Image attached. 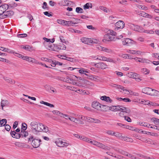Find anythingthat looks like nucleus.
<instances>
[{"label":"nucleus","mask_w":159,"mask_h":159,"mask_svg":"<svg viewBox=\"0 0 159 159\" xmlns=\"http://www.w3.org/2000/svg\"><path fill=\"white\" fill-rule=\"evenodd\" d=\"M42 124V123L34 120L31 122L30 125L33 132L34 134H37L40 132Z\"/></svg>","instance_id":"nucleus-1"},{"label":"nucleus","mask_w":159,"mask_h":159,"mask_svg":"<svg viewBox=\"0 0 159 159\" xmlns=\"http://www.w3.org/2000/svg\"><path fill=\"white\" fill-rule=\"evenodd\" d=\"M109 110L112 111H122L127 113H129L130 112L129 108L120 105L109 107Z\"/></svg>","instance_id":"nucleus-2"},{"label":"nucleus","mask_w":159,"mask_h":159,"mask_svg":"<svg viewBox=\"0 0 159 159\" xmlns=\"http://www.w3.org/2000/svg\"><path fill=\"white\" fill-rule=\"evenodd\" d=\"M79 20L77 19L73 18V20L70 21H66L60 19L57 20V22L60 24L63 25L69 26L71 25V24H75L77 23Z\"/></svg>","instance_id":"nucleus-3"},{"label":"nucleus","mask_w":159,"mask_h":159,"mask_svg":"<svg viewBox=\"0 0 159 159\" xmlns=\"http://www.w3.org/2000/svg\"><path fill=\"white\" fill-rule=\"evenodd\" d=\"M55 143L57 146L62 148H66L71 145L68 142L61 139H57L55 141Z\"/></svg>","instance_id":"nucleus-4"},{"label":"nucleus","mask_w":159,"mask_h":159,"mask_svg":"<svg viewBox=\"0 0 159 159\" xmlns=\"http://www.w3.org/2000/svg\"><path fill=\"white\" fill-rule=\"evenodd\" d=\"M72 115L73 116H69L68 115L63 114L61 113V117L64 118L66 120L69 119L70 121L74 122L75 124L77 123L78 120L76 118L77 117L76 115L75 114H73Z\"/></svg>","instance_id":"nucleus-5"},{"label":"nucleus","mask_w":159,"mask_h":159,"mask_svg":"<svg viewBox=\"0 0 159 159\" xmlns=\"http://www.w3.org/2000/svg\"><path fill=\"white\" fill-rule=\"evenodd\" d=\"M93 57L95 60H102L107 62H111L113 63H115L116 62V61L114 60L113 59L110 57L107 58L104 56H98L97 57Z\"/></svg>","instance_id":"nucleus-6"},{"label":"nucleus","mask_w":159,"mask_h":159,"mask_svg":"<svg viewBox=\"0 0 159 159\" xmlns=\"http://www.w3.org/2000/svg\"><path fill=\"white\" fill-rule=\"evenodd\" d=\"M81 42L85 44H88L89 43H97L98 41L94 39L88 38H83L81 39Z\"/></svg>","instance_id":"nucleus-7"},{"label":"nucleus","mask_w":159,"mask_h":159,"mask_svg":"<svg viewBox=\"0 0 159 159\" xmlns=\"http://www.w3.org/2000/svg\"><path fill=\"white\" fill-rule=\"evenodd\" d=\"M116 39L115 37L111 36L110 35L107 34L104 35L102 41L104 43H106L107 42L115 41Z\"/></svg>","instance_id":"nucleus-8"},{"label":"nucleus","mask_w":159,"mask_h":159,"mask_svg":"<svg viewBox=\"0 0 159 159\" xmlns=\"http://www.w3.org/2000/svg\"><path fill=\"white\" fill-rule=\"evenodd\" d=\"M122 44L125 45L129 46L131 44H134L136 43V42L132 39L126 38L123 39L122 41Z\"/></svg>","instance_id":"nucleus-9"},{"label":"nucleus","mask_w":159,"mask_h":159,"mask_svg":"<svg viewBox=\"0 0 159 159\" xmlns=\"http://www.w3.org/2000/svg\"><path fill=\"white\" fill-rule=\"evenodd\" d=\"M125 23L122 20H119L115 24L116 30H118L119 29H123L125 26Z\"/></svg>","instance_id":"nucleus-10"},{"label":"nucleus","mask_w":159,"mask_h":159,"mask_svg":"<svg viewBox=\"0 0 159 159\" xmlns=\"http://www.w3.org/2000/svg\"><path fill=\"white\" fill-rule=\"evenodd\" d=\"M8 8L9 6L7 4H4L0 6V16L4 14L5 12Z\"/></svg>","instance_id":"nucleus-11"},{"label":"nucleus","mask_w":159,"mask_h":159,"mask_svg":"<svg viewBox=\"0 0 159 159\" xmlns=\"http://www.w3.org/2000/svg\"><path fill=\"white\" fill-rule=\"evenodd\" d=\"M85 121L87 122L95 123H100L101 121L98 119H94L89 116H86Z\"/></svg>","instance_id":"nucleus-12"},{"label":"nucleus","mask_w":159,"mask_h":159,"mask_svg":"<svg viewBox=\"0 0 159 159\" xmlns=\"http://www.w3.org/2000/svg\"><path fill=\"white\" fill-rule=\"evenodd\" d=\"M24 58V60H25L30 62H32V63L35 64L39 63V61L34 58L28 56H25Z\"/></svg>","instance_id":"nucleus-13"},{"label":"nucleus","mask_w":159,"mask_h":159,"mask_svg":"<svg viewBox=\"0 0 159 159\" xmlns=\"http://www.w3.org/2000/svg\"><path fill=\"white\" fill-rule=\"evenodd\" d=\"M140 103L145 105H148L154 106H157L159 105L157 103L153 102H150L148 100H144L141 101V102H140Z\"/></svg>","instance_id":"nucleus-14"},{"label":"nucleus","mask_w":159,"mask_h":159,"mask_svg":"<svg viewBox=\"0 0 159 159\" xmlns=\"http://www.w3.org/2000/svg\"><path fill=\"white\" fill-rule=\"evenodd\" d=\"M97 67L100 69H105L108 68V66L105 63L100 62L95 64Z\"/></svg>","instance_id":"nucleus-15"},{"label":"nucleus","mask_w":159,"mask_h":159,"mask_svg":"<svg viewBox=\"0 0 159 159\" xmlns=\"http://www.w3.org/2000/svg\"><path fill=\"white\" fill-rule=\"evenodd\" d=\"M85 75L88 76V79L91 80L96 81L100 80L99 77L97 75H89L86 74H85Z\"/></svg>","instance_id":"nucleus-16"},{"label":"nucleus","mask_w":159,"mask_h":159,"mask_svg":"<svg viewBox=\"0 0 159 159\" xmlns=\"http://www.w3.org/2000/svg\"><path fill=\"white\" fill-rule=\"evenodd\" d=\"M41 128V129L40 130V132H44L50 134L51 132L49 129L48 127L42 123Z\"/></svg>","instance_id":"nucleus-17"},{"label":"nucleus","mask_w":159,"mask_h":159,"mask_svg":"<svg viewBox=\"0 0 159 159\" xmlns=\"http://www.w3.org/2000/svg\"><path fill=\"white\" fill-rule=\"evenodd\" d=\"M41 141L40 139H34L32 140L31 144L33 147L37 148L40 145V142Z\"/></svg>","instance_id":"nucleus-18"},{"label":"nucleus","mask_w":159,"mask_h":159,"mask_svg":"<svg viewBox=\"0 0 159 159\" xmlns=\"http://www.w3.org/2000/svg\"><path fill=\"white\" fill-rule=\"evenodd\" d=\"M96 48L99 50L104 51L108 53H110L112 52L111 49L102 47L100 45H97Z\"/></svg>","instance_id":"nucleus-19"},{"label":"nucleus","mask_w":159,"mask_h":159,"mask_svg":"<svg viewBox=\"0 0 159 159\" xmlns=\"http://www.w3.org/2000/svg\"><path fill=\"white\" fill-rule=\"evenodd\" d=\"M126 52L130 54L133 55H139L142 54V52L139 50H133L132 49H128Z\"/></svg>","instance_id":"nucleus-20"},{"label":"nucleus","mask_w":159,"mask_h":159,"mask_svg":"<svg viewBox=\"0 0 159 159\" xmlns=\"http://www.w3.org/2000/svg\"><path fill=\"white\" fill-rule=\"evenodd\" d=\"M145 142L147 143L152 146H154L157 145V143L155 141H153L149 139H145L144 140Z\"/></svg>","instance_id":"nucleus-21"},{"label":"nucleus","mask_w":159,"mask_h":159,"mask_svg":"<svg viewBox=\"0 0 159 159\" xmlns=\"http://www.w3.org/2000/svg\"><path fill=\"white\" fill-rule=\"evenodd\" d=\"M101 104L98 102H94L92 104V107L100 111Z\"/></svg>","instance_id":"nucleus-22"},{"label":"nucleus","mask_w":159,"mask_h":159,"mask_svg":"<svg viewBox=\"0 0 159 159\" xmlns=\"http://www.w3.org/2000/svg\"><path fill=\"white\" fill-rule=\"evenodd\" d=\"M96 146L100 148L106 150H109L110 149V148H109L107 146H105V145L103 144L102 143L99 142L98 141H97Z\"/></svg>","instance_id":"nucleus-23"},{"label":"nucleus","mask_w":159,"mask_h":159,"mask_svg":"<svg viewBox=\"0 0 159 159\" xmlns=\"http://www.w3.org/2000/svg\"><path fill=\"white\" fill-rule=\"evenodd\" d=\"M126 75L130 78L134 79L135 77H138V75L135 72H129L126 74Z\"/></svg>","instance_id":"nucleus-24"},{"label":"nucleus","mask_w":159,"mask_h":159,"mask_svg":"<svg viewBox=\"0 0 159 159\" xmlns=\"http://www.w3.org/2000/svg\"><path fill=\"white\" fill-rule=\"evenodd\" d=\"M9 105V102L6 100H2L1 102V105L2 110L3 109V107L8 106Z\"/></svg>","instance_id":"nucleus-25"},{"label":"nucleus","mask_w":159,"mask_h":159,"mask_svg":"<svg viewBox=\"0 0 159 159\" xmlns=\"http://www.w3.org/2000/svg\"><path fill=\"white\" fill-rule=\"evenodd\" d=\"M152 89H153L149 88H146L143 89V92L145 93L151 95L152 92Z\"/></svg>","instance_id":"nucleus-26"},{"label":"nucleus","mask_w":159,"mask_h":159,"mask_svg":"<svg viewBox=\"0 0 159 159\" xmlns=\"http://www.w3.org/2000/svg\"><path fill=\"white\" fill-rule=\"evenodd\" d=\"M151 125L150 124H147V123H144L143 125V126H144V127H146L148 128L150 127L151 128H152L153 129H157L158 130H159V127L158 126H151Z\"/></svg>","instance_id":"nucleus-27"},{"label":"nucleus","mask_w":159,"mask_h":159,"mask_svg":"<svg viewBox=\"0 0 159 159\" xmlns=\"http://www.w3.org/2000/svg\"><path fill=\"white\" fill-rule=\"evenodd\" d=\"M100 99L102 100H103L106 101L109 103H111L112 101L111 99L109 97H107L106 96H102Z\"/></svg>","instance_id":"nucleus-28"},{"label":"nucleus","mask_w":159,"mask_h":159,"mask_svg":"<svg viewBox=\"0 0 159 159\" xmlns=\"http://www.w3.org/2000/svg\"><path fill=\"white\" fill-rule=\"evenodd\" d=\"M76 92L77 93H80L82 94H86L88 95L89 94V92H86L83 89H78L76 91Z\"/></svg>","instance_id":"nucleus-29"},{"label":"nucleus","mask_w":159,"mask_h":159,"mask_svg":"<svg viewBox=\"0 0 159 159\" xmlns=\"http://www.w3.org/2000/svg\"><path fill=\"white\" fill-rule=\"evenodd\" d=\"M56 48L57 49L65 50L66 49V47L64 44L61 43L57 45L56 47Z\"/></svg>","instance_id":"nucleus-30"},{"label":"nucleus","mask_w":159,"mask_h":159,"mask_svg":"<svg viewBox=\"0 0 159 159\" xmlns=\"http://www.w3.org/2000/svg\"><path fill=\"white\" fill-rule=\"evenodd\" d=\"M3 78L5 81L8 83L11 84H14L15 83V81L14 80H12L8 77H3Z\"/></svg>","instance_id":"nucleus-31"},{"label":"nucleus","mask_w":159,"mask_h":159,"mask_svg":"<svg viewBox=\"0 0 159 159\" xmlns=\"http://www.w3.org/2000/svg\"><path fill=\"white\" fill-rule=\"evenodd\" d=\"M125 128L126 129L132 130L136 131L137 132H139L140 130L138 128L133 127L131 126H129V125H126L125 126Z\"/></svg>","instance_id":"nucleus-32"},{"label":"nucleus","mask_w":159,"mask_h":159,"mask_svg":"<svg viewBox=\"0 0 159 159\" xmlns=\"http://www.w3.org/2000/svg\"><path fill=\"white\" fill-rule=\"evenodd\" d=\"M78 116H79L78 115H77ZM86 116H85L83 115L80 116V120H79L78 119V123L77 124H83L84 122H83L81 120H83L85 121Z\"/></svg>","instance_id":"nucleus-33"},{"label":"nucleus","mask_w":159,"mask_h":159,"mask_svg":"<svg viewBox=\"0 0 159 159\" xmlns=\"http://www.w3.org/2000/svg\"><path fill=\"white\" fill-rule=\"evenodd\" d=\"M70 2L66 0H63L61 1L59 3V4L60 5L63 6H68L69 4V2Z\"/></svg>","instance_id":"nucleus-34"},{"label":"nucleus","mask_w":159,"mask_h":159,"mask_svg":"<svg viewBox=\"0 0 159 159\" xmlns=\"http://www.w3.org/2000/svg\"><path fill=\"white\" fill-rule=\"evenodd\" d=\"M14 144L16 146L20 148H25V144L24 143L19 142H16L14 143Z\"/></svg>","instance_id":"nucleus-35"},{"label":"nucleus","mask_w":159,"mask_h":159,"mask_svg":"<svg viewBox=\"0 0 159 159\" xmlns=\"http://www.w3.org/2000/svg\"><path fill=\"white\" fill-rule=\"evenodd\" d=\"M151 122L155 125H159V119L156 118H153L151 120Z\"/></svg>","instance_id":"nucleus-36"},{"label":"nucleus","mask_w":159,"mask_h":159,"mask_svg":"<svg viewBox=\"0 0 159 159\" xmlns=\"http://www.w3.org/2000/svg\"><path fill=\"white\" fill-rule=\"evenodd\" d=\"M143 28L140 27L139 26L136 25L135 31L139 33H143Z\"/></svg>","instance_id":"nucleus-37"},{"label":"nucleus","mask_w":159,"mask_h":159,"mask_svg":"<svg viewBox=\"0 0 159 159\" xmlns=\"http://www.w3.org/2000/svg\"><path fill=\"white\" fill-rule=\"evenodd\" d=\"M14 12L12 11H7L5 12L4 15L10 17L13 16Z\"/></svg>","instance_id":"nucleus-38"},{"label":"nucleus","mask_w":159,"mask_h":159,"mask_svg":"<svg viewBox=\"0 0 159 159\" xmlns=\"http://www.w3.org/2000/svg\"><path fill=\"white\" fill-rule=\"evenodd\" d=\"M108 109L109 110V107L107 105H101L100 111H107Z\"/></svg>","instance_id":"nucleus-39"},{"label":"nucleus","mask_w":159,"mask_h":159,"mask_svg":"<svg viewBox=\"0 0 159 159\" xmlns=\"http://www.w3.org/2000/svg\"><path fill=\"white\" fill-rule=\"evenodd\" d=\"M40 103L41 104H43L44 105H45L48 106L50 107H54L53 105L50 104V103H49L47 102H44L43 101H41L40 102Z\"/></svg>","instance_id":"nucleus-40"},{"label":"nucleus","mask_w":159,"mask_h":159,"mask_svg":"<svg viewBox=\"0 0 159 159\" xmlns=\"http://www.w3.org/2000/svg\"><path fill=\"white\" fill-rule=\"evenodd\" d=\"M79 72L80 74H85L86 73H89V71L83 68H80V69L79 70Z\"/></svg>","instance_id":"nucleus-41"},{"label":"nucleus","mask_w":159,"mask_h":159,"mask_svg":"<svg viewBox=\"0 0 159 159\" xmlns=\"http://www.w3.org/2000/svg\"><path fill=\"white\" fill-rule=\"evenodd\" d=\"M21 48L28 51H30L33 50L32 47L29 45H23L21 46Z\"/></svg>","instance_id":"nucleus-42"},{"label":"nucleus","mask_w":159,"mask_h":159,"mask_svg":"<svg viewBox=\"0 0 159 159\" xmlns=\"http://www.w3.org/2000/svg\"><path fill=\"white\" fill-rule=\"evenodd\" d=\"M117 99L119 101H123L125 102H131V100L128 98H118Z\"/></svg>","instance_id":"nucleus-43"},{"label":"nucleus","mask_w":159,"mask_h":159,"mask_svg":"<svg viewBox=\"0 0 159 159\" xmlns=\"http://www.w3.org/2000/svg\"><path fill=\"white\" fill-rule=\"evenodd\" d=\"M122 140H123L124 141H126L128 142H132L133 141V139L130 138L126 137H124L122 136L121 137V139Z\"/></svg>","instance_id":"nucleus-44"},{"label":"nucleus","mask_w":159,"mask_h":159,"mask_svg":"<svg viewBox=\"0 0 159 159\" xmlns=\"http://www.w3.org/2000/svg\"><path fill=\"white\" fill-rule=\"evenodd\" d=\"M151 95L154 96H159V92L153 89Z\"/></svg>","instance_id":"nucleus-45"},{"label":"nucleus","mask_w":159,"mask_h":159,"mask_svg":"<svg viewBox=\"0 0 159 159\" xmlns=\"http://www.w3.org/2000/svg\"><path fill=\"white\" fill-rule=\"evenodd\" d=\"M69 79L70 81H71V82L72 84V82H75V81L77 80V76L74 75H71L69 77Z\"/></svg>","instance_id":"nucleus-46"},{"label":"nucleus","mask_w":159,"mask_h":159,"mask_svg":"<svg viewBox=\"0 0 159 159\" xmlns=\"http://www.w3.org/2000/svg\"><path fill=\"white\" fill-rule=\"evenodd\" d=\"M107 34L109 35L115 36L116 35V33L112 30H109L107 31Z\"/></svg>","instance_id":"nucleus-47"},{"label":"nucleus","mask_w":159,"mask_h":159,"mask_svg":"<svg viewBox=\"0 0 159 159\" xmlns=\"http://www.w3.org/2000/svg\"><path fill=\"white\" fill-rule=\"evenodd\" d=\"M141 72L145 75H147L149 73L150 70L146 68H143L141 69Z\"/></svg>","instance_id":"nucleus-48"},{"label":"nucleus","mask_w":159,"mask_h":159,"mask_svg":"<svg viewBox=\"0 0 159 159\" xmlns=\"http://www.w3.org/2000/svg\"><path fill=\"white\" fill-rule=\"evenodd\" d=\"M113 136H115L120 139H121L122 136L121 134L118 132H114Z\"/></svg>","instance_id":"nucleus-49"},{"label":"nucleus","mask_w":159,"mask_h":159,"mask_svg":"<svg viewBox=\"0 0 159 159\" xmlns=\"http://www.w3.org/2000/svg\"><path fill=\"white\" fill-rule=\"evenodd\" d=\"M9 7L14 8L17 6V4L15 2H11L8 5Z\"/></svg>","instance_id":"nucleus-50"},{"label":"nucleus","mask_w":159,"mask_h":159,"mask_svg":"<svg viewBox=\"0 0 159 159\" xmlns=\"http://www.w3.org/2000/svg\"><path fill=\"white\" fill-rule=\"evenodd\" d=\"M89 7L92 8V5L91 3H87L84 6V9H89Z\"/></svg>","instance_id":"nucleus-51"},{"label":"nucleus","mask_w":159,"mask_h":159,"mask_svg":"<svg viewBox=\"0 0 159 159\" xmlns=\"http://www.w3.org/2000/svg\"><path fill=\"white\" fill-rule=\"evenodd\" d=\"M66 89H69L71 90L74 91L76 92V91L77 89L76 87L72 86H69L66 87Z\"/></svg>","instance_id":"nucleus-52"},{"label":"nucleus","mask_w":159,"mask_h":159,"mask_svg":"<svg viewBox=\"0 0 159 159\" xmlns=\"http://www.w3.org/2000/svg\"><path fill=\"white\" fill-rule=\"evenodd\" d=\"M43 39L47 42H50L52 43H53L55 41V39H50L44 37L43 38Z\"/></svg>","instance_id":"nucleus-53"},{"label":"nucleus","mask_w":159,"mask_h":159,"mask_svg":"<svg viewBox=\"0 0 159 159\" xmlns=\"http://www.w3.org/2000/svg\"><path fill=\"white\" fill-rule=\"evenodd\" d=\"M118 152L124 155H125L127 156H128L129 157H132L131 155L130 154H128L127 153L125 152V151H119Z\"/></svg>","instance_id":"nucleus-54"},{"label":"nucleus","mask_w":159,"mask_h":159,"mask_svg":"<svg viewBox=\"0 0 159 159\" xmlns=\"http://www.w3.org/2000/svg\"><path fill=\"white\" fill-rule=\"evenodd\" d=\"M27 128V125L25 123L22 124V127L21 129V133H22L23 131L24 132Z\"/></svg>","instance_id":"nucleus-55"},{"label":"nucleus","mask_w":159,"mask_h":159,"mask_svg":"<svg viewBox=\"0 0 159 159\" xmlns=\"http://www.w3.org/2000/svg\"><path fill=\"white\" fill-rule=\"evenodd\" d=\"M90 139L84 136H82L81 140L89 143L90 140Z\"/></svg>","instance_id":"nucleus-56"},{"label":"nucleus","mask_w":159,"mask_h":159,"mask_svg":"<svg viewBox=\"0 0 159 159\" xmlns=\"http://www.w3.org/2000/svg\"><path fill=\"white\" fill-rule=\"evenodd\" d=\"M70 31L72 33H77L78 34H82V32L81 31L72 29H70Z\"/></svg>","instance_id":"nucleus-57"},{"label":"nucleus","mask_w":159,"mask_h":159,"mask_svg":"<svg viewBox=\"0 0 159 159\" xmlns=\"http://www.w3.org/2000/svg\"><path fill=\"white\" fill-rule=\"evenodd\" d=\"M53 114L59 116H61V113L57 110H54L52 111Z\"/></svg>","instance_id":"nucleus-58"},{"label":"nucleus","mask_w":159,"mask_h":159,"mask_svg":"<svg viewBox=\"0 0 159 159\" xmlns=\"http://www.w3.org/2000/svg\"><path fill=\"white\" fill-rule=\"evenodd\" d=\"M75 11L77 13H82L83 10L80 7H77L76 8Z\"/></svg>","instance_id":"nucleus-59"},{"label":"nucleus","mask_w":159,"mask_h":159,"mask_svg":"<svg viewBox=\"0 0 159 159\" xmlns=\"http://www.w3.org/2000/svg\"><path fill=\"white\" fill-rule=\"evenodd\" d=\"M143 32L146 33L147 34H154V31L152 30H143Z\"/></svg>","instance_id":"nucleus-60"},{"label":"nucleus","mask_w":159,"mask_h":159,"mask_svg":"<svg viewBox=\"0 0 159 159\" xmlns=\"http://www.w3.org/2000/svg\"><path fill=\"white\" fill-rule=\"evenodd\" d=\"M141 16L143 17H147L150 18H152V16L151 15H149L147 13H145L144 12H143L141 13Z\"/></svg>","instance_id":"nucleus-61"},{"label":"nucleus","mask_w":159,"mask_h":159,"mask_svg":"<svg viewBox=\"0 0 159 159\" xmlns=\"http://www.w3.org/2000/svg\"><path fill=\"white\" fill-rule=\"evenodd\" d=\"M129 27L131 30H134L136 25L134 24L129 23L128 25Z\"/></svg>","instance_id":"nucleus-62"},{"label":"nucleus","mask_w":159,"mask_h":159,"mask_svg":"<svg viewBox=\"0 0 159 159\" xmlns=\"http://www.w3.org/2000/svg\"><path fill=\"white\" fill-rule=\"evenodd\" d=\"M128 54L121 53L119 55V57L125 59H127Z\"/></svg>","instance_id":"nucleus-63"},{"label":"nucleus","mask_w":159,"mask_h":159,"mask_svg":"<svg viewBox=\"0 0 159 159\" xmlns=\"http://www.w3.org/2000/svg\"><path fill=\"white\" fill-rule=\"evenodd\" d=\"M114 132L111 130H108L106 132V133L109 135L113 136Z\"/></svg>","instance_id":"nucleus-64"}]
</instances>
